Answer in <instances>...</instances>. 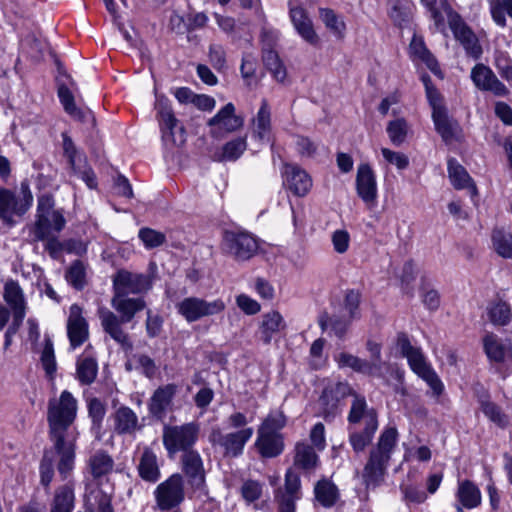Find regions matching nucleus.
Here are the masks:
<instances>
[{
	"label": "nucleus",
	"mask_w": 512,
	"mask_h": 512,
	"mask_svg": "<svg viewBox=\"0 0 512 512\" xmlns=\"http://www.w3.org/2000/svg\"><path fill=\"white\" fill-rule=\"evenodd\" d=\"M421 3L427 8L430 19L438 30L444 28L446 15L455 39L463 46L466 54L474 59L481 57L483 50L477 35L462 17L453 11L447 0H421Z\"/></svg>",
	"instance_id": "f257e3e1"
},
{
	"label": "nucleus",
	"mask_w": 512,
	"mask_h": 512,
	"mask_svg": "<svg viewBox=\"0 0 512 512\" xmlns=\"http://www.w3.org/2000/svg\"><path fill=\"white\" fill-rule=\"evenodd\" d=\"M4 300L12 310L13 319L23 321L26 315V303L21 287L15 281H8L4 286Z\"/></svg>",
	"instance_id": "393cba45"
},
{
	"label": "nucleus",
	"mask_w": 512,
	"mask_h": 512,
	"mask_svg": "<svg viewBox=\"0 0 512 512\" xmlns=\"http://www.w3.org/2000/svg\"><path fill=\"white\" fill-rule=\"evenodd\" d=\"M355 182L357 195L368 208L375 207L378 188L376 175L369 164L362 163L358 166Z\"/></svg>",
	"instance_id": "2eb2a0df"
},
{
	"label": "nucleus",
	"mask_w": 512,
	"mask_h": 512,
	"mask_svg": "<svg viewBox=\"0 0 512 512\" xmlns=\"http://www.w3.org/2000/svg\"><path fill=\"white\" fill-rule=\"evenodd\" d=\"M58 456L57 470L62 479H67L75 466V444L54 447Z\"/></svg>",
	"instance_id": "58836bf2"
},
{
	"label": "nucleus",
	"mask_w": 512,
	"mask_h": 512,
	"mask_svg": "<svg viewBox=\"0 0 512 512\" xmlns=\"http://www.w3.org/2000/svg\"><path fill=\"white\" fill-rule=\"evenodd\" d=\"M98 374V363L95 357L81 355L76 362V377L82 385L94 382Z\"/></svg>",
	"instance_id": "473e14b6"
},
{
	"label": "nucleus",
	"mask_w": 512,
	"mask_h": 512,
	"mask_svg": "<svg viewBox=\"0 0 512 512\" xmlns=\"http://www.w3.org/2000/svg\"><path fill=\"white\" fill-rule=\"evenodd\" d=\"M182 471L194 491L205 492V470L202 458L196 450H190L182 455Z\"/></svg>",
	"instance_id": "a211bd4d"
},
{
	"label": "nucleus",
	"mask_w": 512,
	"mask_h": 512,
	"mask_svg": "<svg viewBox=\"0 0 512 512\" xmlns=\"http://www.w3.org/2000/svg\"><path fill=\"white\" fill-rule=\"evenodd\" d=\"M153 494L157 507L162 511L180 506L185 499L183 476L179 473L172 474L155 488Z\"/></svg>",
	"instance_id": "9d476101"
},
{
	"label": "nucleus",
	"mask_w": 512,
	"mask_h": 512,
	"mask_svg": "<svg viewBox=\"0 0 512 512\" xmlns=\"http://www.w3.org/2000/svg\"><path fill=\"white\" fill-rule=\"evenodd\" d=\"M421 80L425 86L426 97L429 101L430 106L432 107V111L444 109L445 107L442 103V97L437 88L432 84L429 75H422Z\"/></svg>",
	"instance_id": "13d9d810"
},
{
	"label": "nucleus",
	"mask_w": 512,
	"mask_h": 512,
	"mask_svg": "<svg viewBox=\"0 0 512 512\" xmlns=\"http://www.w3.org/2000/svg\"><path fill=\"white\" fill-rule=\"evenodd\" d=\"M397 348L403 357L407 359L410 369L430 387L435 395H440L444 389V385L427 361L422 350L411 344L408 336L400 333L397 336Z\"/></svg>",
	"instance_id": "7ed1b4c3"
},
{
	"label": "nucleus",
	"mask_w": 512,
	"mask_h": 512,
	"mask_svg": "<svg viewBox=\"0 0 512 512\" xmlns=\"http://www.w3.org/2000/svg\"><path fill=\"white\" fill-rule=\"evenodd\" d=\"M331 240L333 248L337 253L343 254L348 250L350 235L346 230L339 229L334 231Z\"/></svg>",
	"instance_id": "0e129e2a"
},
{
	"label": "nucleus",
	"mask_w": 512,
	"mask_h": 512,
	"mask_svg": "<svg viewBox=\"0 0 512 512\" xmlns=\"http://www.w3.org/2000/svg\"><path fill=\"white\" fill-rule=\"evenodd\" d=\"M176 391L177 386L175 384H167L165 386L159 387L151 397V413L157 415L166 412Z\"/></svg>",
	"instance_id": "e433bc0d"
},
{
	"label": "nucleus",
	"mask_w": 512,
	"mask_h": 512,
	"mask_svg": "<svg viewBox=\"0 0 512 512\" xmlns=\"http://www.w3.org/2000/svg\"><path fill=\"white\" fill-rule=\"evenodd\" d=\"M246 148L247 142L245 138H234L223 145L220 153L215 155V158L221 162L236 161Z\"/></svg>",
	"instance_id": "49530a36"
},
{
	"label": "nucleus",
	"mask_w": 512,
	"mask_h": 512,
	"mask_svg": "<svg viewBox=\"0 0 512 512\" xmlns=\"http://www.w3.org/2000/svg\"><path fill=\"white\" fill-rule=\"evenodd\" d=\"M98 314L104 332L121 345L125 351L131 350L133 347L132 342L128 333L122 327L127 322L106 308L99 309Z\"/></svg>",
	"instance_id": "6ab92c4d"
},
{
	"label": "nucleus",
	"mask_w": 512,
	"mask_h": 512,
	"mask_svg": "<svg viewBox=\"0 0 512 512\" xmlns=\"http://www.w3.org/2000/svg\"><path fill=\"white\" fill-rule=\"evenodd\" d=\"M252 435V428H242L235 433L227 434L224 437L222 444L225 447L227 453L237 456L242 452L246 442L252 437Z\"/></svg>",
	"instance_id": "ea45409f"
},
{
	"label": "nucleus",
	"mask_w": 512,
	"mask_h": 512,
	"mask_svg": "<svg viewBox=\"0 0 512 512\" xmlns=\"http://www.w3.org/2000/svg\"><path fill=\"white\" fill-rule=\"evenodd\" d=\"M226 308L220 298L206 300L204 298L190 296L176 304L177 312L189 323L202 318L221 314Z\"/></svg>",
	"instance_id": "0eeeda50"
},
{
	"label": "nucleus",
	"mask_w": 512,
	"mask_h": 512,
	"mask_svg": "<svg viewBox=\"0 0 512 512\" xmlns=\"http://www.w3.org/2000/svg\"><path fill=\"white\" fill-rule=\"evenodd\" d=\"M319 457L315 448L305 442L295 445L294 465L303 470H313L317 467Z\"/></svg>",
	"instance_id": "c9c22d12"
},
{
	"label": "nucleus",
	"mask_w": 512,
	"mask_h": 512,
	"mask_svg": "<svg viewBox=\"0 0 512 512\" xmlns=\"http://www.w3.org/2000/svg\"><path fill=\"white\" fill-rule=\"evenodd\" d=\"M409 54L414 62L423 63L433 74L443 77L436 58L427 49L422 37L413 36L409 45Z\"/></svg>",
	"instance_id": "b1692460"
},
{
	"label": "nucleus",
	"mask_w": 512,
	"mask_h": 512,
	"mask_svg": "<svg viewBox=\"0 0 512 512\" xmlns=\"http://www.w3.org/2000/svg\"><path fill=\"white\" fill-rule=\"evenodd\" d=\"M138 237L147 249L159 247L166 240V237L162 232L147 227L139 230Z\"/></svg>",
	"instance_id": "4d7b16f0"
},
{
	"label": "nucleus",
	"mask_w": 512,
	"mask_h": 512,
	"mask_svg": "<svg viewBox=\"0 0 512 512\" xmlns=\"http://www.w3.org/2000/svg\"><path fill=\"white\" fill-rule=\"evenodd\" d=\"M319 146V143L304 136H299L296 141L297 151L303 157H314L318 152Z\"/></svg>",
	"instance_id": "680f3d73"
},
{
	"label": "nucleus",
	"mask_w": 512,
	"mask_h": 512,
	"mask_svg": "<svg viewBox=\"0 0 512 512\" xmlns=\"http://www.w3.org/2000/svg\"><path fill=\"white\" fill-rule=\"evenodd\" d=\"M221 249L236 261H246L257 254L259 244L257 239L247 232L225 231Z\"/></svg>",
	"instance_id": "1a4fd4ad"
},
{
	"label": "nucleus",
	"mask_w": 512,
	"mask_h": 512,
	"mask_svg": "<svg viewBox=\"0 0 512 512\" xmlns=\"http://www.w3.org/2000/svg\"><path fill=\"white\" fill-rule=\"evenodd\" d=\"M77 400L68 391L61 393L56 410L50 409V416H76Z\"/></svg>",
	"instance_id": "8fccbe9b"
},
{
	"label": "nucleus",
	"mask_w": 512,
	"mask_h": 512,
	"mask_svg": "<svg viewBox=\"0 0 512 512\" xmlns=\"http://www.w3.org/2000/svg\"><path fill=\"white\" fill-rule=\"evenodd\" d=\"M41 363L43 369L49 377H53L56 372L57 365L54 355L53 343L51 340H46L45 346L41 354Z\"/></svg>",
	"instance_id": "bf43d9fd"
},
{
	"label": "nucleus",
	"mask_w": 512,
	"mask_h": 512,
	"mask_svg": "<svg viewBox=\"0 0 512 512\" xmlns=\"http://www.w3.org/2000/svg\"><path fill=\"white\" fill-rule=\"evenodd\" d=\"M378 428L377 418H349V440L356 452L370 444Z\"/></svg>",
	"instance_id": "ddd939ff"
},
{
	"label": "nucleus",
	"mask_w": 512,
	"mask_h": 512,
	"mask_svg": "<svg viewBox=\"0 0 512 512\" xmlns=\"http://www.w3.org/2000/svg\"><path fill=\"white\" fill-rule=\"evenodd\" d=\"M351 388L346 382H330L328 383L320 398L319 404L323 408L326 416L335 414L341 401L349 395Z\"/></svg>",
	"instance_id": "412c9836"
},
{
	"label": "nucleus",
	"mask_w": 512,
	"mask_h": 512,
	"mask_svg": "<svg viewBox=\"0 0 512 512\" xmlns=\"http://www.w3.org/2000/svg\"><path fill=\"white\" fill-rule=\"evenodd\" d=\"M241 494L248 503L258 500L262 494V486L258 481L247 480L241 487Z\"/></svg>",
	"instance_id": "052dcab7"
},
{
	"label": "nucleus",
	"mask_w": 512,
	"mask_h": 512,
	"mask_svg": "<svg viewBox=\"0 0 512 512\" xmlns=\"http://www.w3.org/2000/svg\"><path fill=\"white\" fill-rule=\"evenodd\" d=\"M138 471L140 477L148 482H156L160 478V469L157 456L153 451L146 448L139 461Z\"/></svg>",
	"instance_id": "f704fd0d"
},
{
	"label": "nucleus",
	"mask_w": 512,
	"mask_h": 512,
	"mask_svg": "<svg viewBox=\"0 0 512 512\" xmlns=\"http://www.w3.org/2000/svg\"><path fill=\"white\" fill-rule=\"evenodd\" d=\"M448 174L456 189H463L470 186L471 178L469 174L463 166L453 159L448 161Z\"/></svg>",
	"instance_id": "de8ad7c7"
},
{
	"label": "nucleus",
	"mask_w": 512,
	"mask_h": 512,
	"mask_svg": "<svg viewBox=\"0 0 512 512\" xmlns=\"http://www.w3.org/2000/svg\"><path fill=\"white\" fill-rule=\"evenodd\" d=\"M335 361L339 368H351L353 371L369 376H381L379 367L376 363H370L355 355L341 352L335 356Z\"/></svg>",
	"instance_id": "cd10ccee"
},
{
	"label": "nucleus",
	"mask_w": 512,
	"mask_h": 512,
	"mask_svg": "<svg viewBox=\"0 0 512 512\" xmlns=\"http://www.w3.org/2000/svg\"><path fill=\"white\" fill-rule=\"evenodd\" d=\"M66 328L70 347L72 349L80 347L88 340L89 325L83 316V310L79 305L73 304L70 306Z\"/></svg>",
	"instance_id": "f3484780"
},
{
	"label": "nucleus",
	"mask_w": 512,
	"mask_h": 512,
	"mask_svg": "<svg viewBox=\"0 0 512 512\" xmlns=\"http://www.w3.org/2000/svg\"><path fill=\"white\" fill-rule=\"evenodd\" d=\"M290 17L296 31L305 41L312 45H316L319 42V38L314 31L312 21L303 8H291Z\"/></svg>",
	"instance_id": "c85d7f7f"
},
{
	"label": "nucleus",
	"mask_w": 512,
	"mask_h": 512,
	"mask_svg": "<svg viewBox=\"0 0 512 512\" xmlns=\"http://www.w3.org/2000/svg\"><path fill=\"white\" fill-rule=\"evenodd\" d=\"M252 138L260 142H268L271 133V112L268 102L263 99L261 106L252 119L251 123Z\"/></svg>",
	"instance_id": "a878e982"
},
{
	"label": "nucleus",
	"mask_w": 512,
	"mask_h": 512,
	"mask_svg": "<svg viewBox=\"0 0 512 512\" xmlns=\"http://www.w3.org/2000/svg\"><path fill=\"white\" fill-rule=\"evenodd\" d=\"M155 108L157 110L163 138L174 141L173 130L177 127L178 120L173 113L168 99L165 97H157Z\"/></svg>",
	"instance_id": "bb28decb"
},
{
	"label": "nucleus",
	"mask_w": 512,
	"mask_h": 512,
	"mask_svg": "<svg viewBox=\"0 0 512 512\" xmlns=\"http://www.w3.org/2000/svg\"><path fill=\"white\" fill-rule=\"evenodd\" d=\"M235 110L234 104L227 103L216 115L209 119L208 126L212 137L220 138L224 134L235 132L243 126L244 120L235 114Z\"/></svg>",
	"instance_id": "f8f14e48"
},
{
	"label": "nucleus",
	"mask_w": 512,
	"mask_h": 512,
	"mask_svg": "<svg viewBox=\"0 0 512 512\" xmlns=\"http://www.w3.org/2000/svg\"><path fill=\"white\" fill-rule=\"evenodd\" d=\"M432 118L436 131L442 139L446 142L451 141L455 136L457 124L449 119L446 109L432 111Z\"/></svg>",
	"instance_id": "a18cd8bd"
},
{
	"label": "nucleus",
	"mask_w": 512,
	"mask_h": 512,
	"mask_svg": "<svg viewBox=\"0 0 512 512\" xmlns=\"http://www.w3.org/2000/svg\"><path fill=\"white\" fill-rule=\"evenodd\" d=\"M113 287L114 294L128 296L146 292L151 287V281L146 275L120 270L113 278Z\"/></svg>",
	"instance_id": "dca6fc26"
},
{
	"label": "nucleus",
	"mask_w": 512,
	"mask_h": 512,
	"mask_svg": "<svg viewBox=\"0 0 512 512\" xmlns=\"http://www.w3.org/2000/svg\"><path fill=\"white\" fill-rule=\"evenodd\" d=\"M88 469L95 480L107 477L114 468V460L103 450L95 451L87 461Z\"/></svg>",
	"instance_id": "2f4dec72"
},
{
	"label": "nucleus",
	"mask_w": 512,
	"mask_h": 512,
	"mask_svg": "<svg viewBox=\"0 0 512 512\" xmlns=\"http://www.w3.org/2000/svg\"><path fill=\"white\" fill-rule=\"evenodd\" d=\"M310 440L313 447L322 451L326 447L325 427L321 422L316 423L310 431Z\"/></svg>",
	"instance_id": "774afa93"
},
{
	"label": "nucleus",
	"mask_w": 512,
	"mask_h": 512,
	"mask_svg": "<svg viewBox=\"0 0 512 512\" xmlns=\"http://www.w3.org/2000/svg\"><path fill=\"white\" fill-rule=\"evenodd\" d=\"M487 313L490 322L495 326H506L512 318L510 304L501 300L491 303L487 308Z\"/></svg>",
	"instance_id": "c03bdc74"
},
{
	"label": "nucleus",
	"mask_w": 512,
	"mask_h": 512,
	"mask_svg": "<svg viewBox=\"0 0 512 512\" xmlns=\"http://www.w3.org/2000/svg\"><path fill=\"white\" fill-rule=\"evenodd\" d=\"M55 201L52 195L43 194L38 197L36 221L33 234L36 240L43 241L53 233H59L66 225L62 210L54 208Z\"/></svg>",
	"instance_id": "20e7f679"
},
{
	"label": "nucleus",
	"mask_w": 512,
	"mask_h": 512,
	"mask_svg": "<svg viewBox=\"0 0 512 512\" xmlns=\"http://www.w3.org/2000/svg\"><path fill=\"white\" fill-rule=\"evenodd\" d=\"M495 252L505 259L512 258V234L504 229L495 228L491 235Z\"/></svg>",
	"instance_id": "37998d69"
},
{
	"label": "nucleus",
	"mask_w": 512,
	"mask_h": 512,
	"mask_svg": "<svg viewBox=\"0 0 512 512\" xmlns=\"http://www.w3.org/2000/svg\"><path fill=\"white\" fill-rule=\"evenodd\" d=\"M432 453L428 446H419L415 450L412 448H405L403 459L404 461H409L411 459H416L421 462H428L431 459Z\"/></svg>",
	"instance_id": "69168bd1"
},
{
	"label": "nucleus",
	"mask_w": 512,
	"mask_h": 512,
	"mask_svg": "<svg viewBox=\"0 0 512 512\" xmlns=\"http://www.w3.org/2000/svg\"><path fill=\"white\" fill-rule=\"evenodd\" d=\"M33 195L29 183H20L19 193L0 188V220L7 226L16 224L15 217H22L32 206Z\"/></svg>",
	"instance_id": "39448f33"
},
{
	"label": "nucleus",
	"mask_w": 512,
	"mask_h": 512,
	"mask_svg": "<svg viewBox=\"0 0 512 512\" xmlns=\"http://www.w3.org/2000/svg\"><path fill=\"white\" fill-rule=\"evenodd\" d=\"M407 130V123L404 119L391 121L387 126L389 139L396 146L401 145L405 141Z\"/></svg>",
	"instance_id": "6e6d98bb"
},
{
	"label": "nucleus",
	"mask_w": 512,
	"mask_h": 512,
	"mask_svg": "<svg viewBox=\"0 0 512 512\" xmlns=\"http://www.w3.org/2000/svg\"><path fill=\"white\" fill-rule=\"evenodd\" d=\"M505 12L512 19V0H495L490 5L493 21L500 27L506 26Z\"/></svg>",
	"instance_id": "603ef678"
},
{
	"label": "nucleus",
	"mask_w": 512,
	"mask_h": 512,
	"mask_svg": "<svg viewBox=\"0 0 512 512\" xmlns=\"http://www.w3.org/2000/svg\"><path fill=\"white\" fill-rule=\"evenodd\" d=\"M470 77L476 88L481 91L491 92L498 97H506L510 93L493 70L483 63H478L471 69Z\"/></svg>",
	"instance_id": "4468645a"
},
{
	"label": "nucleus",
	"mask_w": 512,
	"mask_h": 512,
	"mask_svg": "<svg viewBox=\"0 0 512 512\" xmlns=\"http://www.w3.org/2000/svg\"><path fill=\"white\" fill-rule=\"evenodd\" d=\"M263 62L266 68L278 82H283L285 80L287 75L286 69L275 51H264Z\"/></svg>",
	"instance_id": "09e8293b"
},
{
	"label": "nucleus",
	"mask_w": 512,
	"mask_h": 512,
	"mask_svg": "<svg viewBox=\"0 0 512 512\" xmlns=\"http://www.w3.org/2000/svg\"><path fill=\"white\" fill-rule=\"evenodd\" d=\"M286 327V321L279 311H268L261 316L258 328L260 340L265 345H268L271 343L273 337L284 331Z\"/></svg>",
	"instance_id": "5701e85b"
},
{
	"label": "nucleus",
	"mask_w": 512,
	"mask_h": 512,
	"mask_svg": "<svg viewBox=\"0 0 512 512\" xmlns=\"http://www.w3.org/2000/svg\"><path fill=\"white\" fill-rule=\"evenodd\" d=\"M65 278L75 289L81 290L85 285V267L81 261H75L68 268Z\"/></svg>",
	"instance_id": "5fc2aeb1"
},
{
	"label": "nucleus",
	"mask_w": 512,
	"mask_h": 512,
	"mask_svg": "<svg viewBox=\"0 0 512 512\" xmlns=\"http://www.w3.org/2000/svg\"><path fill=\"white\" fill-rule=\"evenodd\" d=\"M40 483L49 487L54 476V452L45 451L39 467Z\"/></svg>",
	"instance_id": "864d4df0"
},
{
	"label": "nucleus",
	"mask_w": 512,
	"mask_h": 512,
	"mask_svg": "<svg viewBox=\"0 0 512 512\" xmlns=\"http://www.w3.org/2000/svg\"><path fill=\"white\" fill-rule=\"evenodd\" d=\"M483 350L490 362L502 363L505 360L507 349L502 340L494 333L487 332L483 339Z\"/></svg>",
	"instance_id": "72a5a7b5"
},
{
	"label": "nucleus",
	"mask_w": 512,
	"mask_h": 512,
	"mask_svg": "<svg viewBox=\"0 0 512 512\" xmlns=\"http://www.w3.org/2000/svg\"><path fill=\"white\" fill-rule=\"evenodd\" d=\"M74 490L69 485H63L55 491L51 512H72L74 508Z\"/></svg>",
	"instance_id": "79ce46f5"
},
{
	"label": "nucleus",
	"mask_w": 512,
	"mask_h": 512,
	"mask_svg": "<svg viewBox=\"0 0 512 512\" xmlns=\"http://www.w3.org/2000/svg\"><path fill=\"white\" fill-rule=\"evenodd\" d=\"M282 174L284 183L294 195L304 197L311 190L313 185L312 178L301 167L294 164H285Z\"/></svg>",
	"instance_id": "aec40b11"
},
{
	"label": "nucleus",
	"mask_w": 512,
	"mask_h": 512,
	"mask_svg": "<svg viewBox=\"0 0 512 512\" xmlns=\"http://www.w3.org/2000/svg\"><path fill=\"white\" fill-rule=\"evenodd\" d=\"M284 426L285 418H265L256 440V447L262 457L274 458L283 452L284 442L279 430Z\"/></svg>",
	"instance_id": "423d86ee"
},
{
	"label": "nucleus",
	"mask_w": 512,
	"mask_h": 512,
	"mask_svg": "<svg viewBox=\"0 0 512 512\" xmlns=\"http://www.w3.org/2000/svg\"><path fill=\"white\" fill-rule=\"evenodd\" d=\"M319 17L325 26L335 35L339 37L343 36L345 23L332 9L321 8L319 10Z\"/></svg>",
	"instance_id": "3c124183"
},
{
	"label": "nucleus",
	"mask_w": 512,
	"mask_h": 512,
	"mask_svg": "<svg viewBox=\"0 0 512 512\" xmlns=\"http://www.w3.org/2000/svg\"><path fill=\"white\" fill-rule=\"evenodd\" d=\"M397 443V429L385 428L380 434L377 445L370 451L369 459L363 469L362 477L367 488H374L382 483Z\"/></svg>",
	"instance_id": "f03ea898"
},
{
	"label": "nucleus",
	"mask_w": 512,
	"mask_h": 512,
	"mask_svg": "<svg viewBox=\"0 0 512 512\" xmlns=\"http://www.w3.org/2000/svg\"><path fill=\"white\" fill-rule=\"evenodd\" d=\"M314 494L316 500L326 508L332 507L339 498L338 488L328 479H321L316 483Z\"/></svg>",
	"instance_id": "4c0bfd02"
},
{
	"label": "nucleus",
	"mask_w": 512,
	"mask_h": 512,
	"mask_svg": "<svg viewBox=\"0 0 512 512\" xmlns=\"http://www.w3.org/2000/svg\"><path fill=\"white\" fill-rule=\"evenodd\" d=\"M58 97L60 99L61 104L64 107V110L72 117L81 121L93 119V115L90 110L83 111L76 107L74 102V96L66 86H59Z\"/></svg>",
	"instance_id": "a19ab883"
},
{
	"label": "nucleus",
	"mask_w": 512,
	"mask_h": 512,
	"mask_svg": "<svg viewBox=\"0 0 512 512\" xmlns=\"http://www.w3.org/2000/svg\"><path fill=\"white\" fill-rule=\"evenodd\" d=\"M302 497L301 480L299 474L293 469L285 473L284 487L275 491V500L278 512H295L296 502Z\"/></svg>",
	"instance_id": "9b49d317"
},
{
	"label": "nucleus",
	"mask_w": 512,
	"mask_h": 512,
	"mask_svg": "<svg viewBox=\"0 0 512 512\" xmlns=\"http://www.w3.org/2000/svg\"><path fill=\"white\" fill-rule=\"evenodd\" d=\"M111 306L120 314L119 317L128 323L137 312L144 309L145 302L142 298H129L125 295L114 294Z\"/></svg>",
	"instance_id": "c756f323"
},
{
	"label": "nucleus",
	"mask_w": 512,
	"mask_h": 512,
	"mask_svg": "<svg viewBox=\"0 0 512 512\" xmlns=\"http://www.w3.org/2000/svg\"><path fill=\"white\" fill-rule=\"evenodd\" d=\"M237 306L247 315H255L261 310V305L246 294H240L236 297Z\"/></svg>",
	"instance_id": "e2e57ef3"
},
{
	"label": "nucleus",
	"mask_w": 512,
	"mask_h": 512,
	"mask_svg": "<svg viewBox=\"0 0 512 512\" xmlns=\"http://www.w3.org/2000/svg\"><path fill=\"white\" fill-rule=\"evenodd\" d=\"M199 434V425L196 422L181 426L165 427L163 432V444L170 456L182 451L183 454L193 450Z\"/></svg>",
	"instance_id": "6e6552de"
},
{
	"label": "nucleus",
	"mask_w": 512,
	"mask_h": 512,
	"mask_svg": "<svg viewBox=\"0 0 512 512\" xmlns=\"http://www.w3.org/2000/svg\"><path fill=\"white\" fill-rule=\"evenodd\" d=\"M456 498L461 506L460 508L466 509L476 508L482 501L480 489L470 480L458 481Z\"/></svg>",
	"instance_id": "7c9ffc66"
},
{
	"label": "nucleus",
	"mask_w": 512,
	"mask_h": 512,
	"mask_svg": "<svg viewBox=\"0 0 512 512\" xmlns=\"http://www.w3.org/2000/svg\"><path fill=\"white\" fill-rule=\"evenodd\" d=\"M381 152L384 159L395 165L398 169H405L409 165L408 157L403 153L395 152L388 148H382Z\"/></svg>",
	"instance_id": "338daca9"
},
{
	"label": "nucleus",
	"mask_w": 512,
	"mask_h": 512,
	"mask_svg": "<svg viewBox=\"0 0 512 512\" xmlns=\"http://www.w3.org/2000/svg\"><path fill=\"white\" fill-rule=\"evenodd\" d=\"M74 418H49L50 436L54 447L75 444L78 432L73 423Z\"/></svg>",
	"instance_id": "4be33fe9"
}]
</instances>
